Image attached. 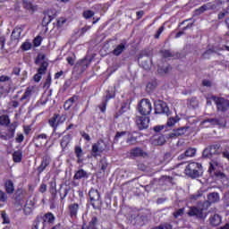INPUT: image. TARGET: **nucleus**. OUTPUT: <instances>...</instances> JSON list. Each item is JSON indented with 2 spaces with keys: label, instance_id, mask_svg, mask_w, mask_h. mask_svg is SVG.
Masks as SVG:
<instances>
[{
  "label": "nucleus",
  "instance_id": "nucleus-1",
  "mask_svg": "<svg viewBox=\"0 0 229 229\" xmlns=\"http://www.w3.org/2000/svg\"><path fill=\"white\" fill-rule=\"evenodd\" d=\"M64 121H67V115L65 114L60 115L55 114L49 119L48 123L49 126L53 128L52 137H55V140L62 137V134L56 132V130H58V126H60V124H64Z\"/></svg>",
  "mask_w": 229,
  "mask_h": 229
},
{
  "label": "nucleus",
  "instance_id": "nucleus-2",
  "mask_svg": "<svg viewBox=\"0 0 229 229\" xmlns=\"http://www.w3.org/2000/svg\"><path fill=\"white\" fill-rule=\"evenodd\" d=\"M220 4H225L226 8L229 6V0H216L211 3H208L200 6L199 9L195 11L196 15H201L203 12H207L208 10H217Z\"/></svg>",
  "mask_w": 229,
  "mask_h": 229
},
{
  "label": "nucleus",
  "instance_id": "nucleus-3",
  "mask_svg": "<svg viewBox=\"0 0 229 229\" xmlns=\"http://www.w3.org/2000/svg\"><path fill=\"white\" fill-rule=\"evenodd\" d=\"M185 174L190 176V178H199L203 174L201 164L196 162L190 163L185 168Z\"/></svg>",
  "mask_w": 229,
  "mask_h": 229
},
{
  "label": "nucleus",
  "instance_id": "nucleus-4",
  "mask_svg": "<svg viewBox=\"0 0 229 229\" xmlns=\"http://www.w3.org/2000/svg\"><path fill=\"white\" fill-rule=\"evenodd\" d=\"M106 151V143L103 140H98L97 143L92 145L91 148V157L95 158L97 157H101V153Z\"/></svg>",
  "mask_w": 229,
  "mask_h": 229
},
{
  "label": "nucleus",
  "instance_id": "nucleus-5",
  "mask_svg": "<svg viewBox=\"0 0 229 229\" xmlns=\"http://www.w3.org/2000/svg\"><path fill=\"white\" fill-rule=\"evenodd\" d=\"M151 110V102L147 98H143L138 106V112H140L141 115H149Z\"/></svg>",
  "mask_w": 229,
  "mask_h": 229
},
{
  "label": "nucleus",
  "instance_id": "nucleus-6",
  "mask_svg": "<svg viewBox=\"0 0 229 229\" xmlns=\"http://www.w3.org/2000/svg\"><path fill=\"white\" fill-rule=\"evenodd\" d=\"M211 99L216 103L218 112H226L229 108V101L223 98L211 97Z\"/></svg>",
  "mask_w": 229,
  "mask_h": 229
},
{
  "label": "nucleus",
  "instance_id": "nucleus-7",
  "mask_svg": "<svg viewBox=\"0 0 229 229\" xmlns=\"http://www.w3.org/2000/svg\"><path fill=\"white\" fill-rule=\"evenodd\" d=\"M155 114H165V115H171L169 106L165 102H157L155 104Z\"/></svg>",
  "mask_w": 229,
  "mask_h": 229
},
{
  "label": "nucleus",
  "instance_id": "nucleus-8",
  "mask_svg": "<svg viewBox=\"0 0 229 229\" xmlns=\"http://www.w3.org/2000/svg\"><path fill=\"white\" fill-rule=\"evenodd\" d=\"M223 169V163L219 159H212L209 162L208 173L214 174V173H217V171H221Z\"/></svg>",
  "mask_w": 229,
  "mask_h": 229
},
{
  "label": "nucleus",
  "instance_id": "nucleus-9",
  "mask_svg": "<svg viewBox=\"0 0 229 229\" xmlns=\"http://www.w3.org/2000/svg\"><path fill=\"white\" fill-rule=\"evenodd\" d=\"M136 125L139 130H146L149 126V117L137 116Z\"/></svg>",
  "mask_w": 229,
  "mask_h": 229
},
{
  "label": "nucleus",
  "instance_id": "nucleus-10",
  "mask_svg": "<svg viewBox=\"0 0 229 229\" xmlns=\"http://www.w3.org/2000/svg\"><path fill=\"white\" fill-rule=\"evenodd\" d=\"M190 217H197V219H203V209L196 207H191L188 211Z\"/></svg>",
  "mask_w": 229,
  "mask_h": 229
},
{
  "label": "nucleus",
  "instance_id": "nucleus-11",
  "mask_svg": "<svg viewBox=\"0 0 229 229\" xmlns=\"http://www.w3.org/2000/svg\"><path fill=\"white\" fill-rule=\"evenodd\" d=\"M51 164V157L46 155L42 157V161L40 165L38 167V173L40 174L41 173H44L46 171V167Z\"/></svg>",
  "mask_w": 229,
  "mask_h": 229
},
{
  "label": "nucleus",
  "instance_id": "nucleus-12",
  "mask_svg": "<svg viewBox=\"0 0 229 229\" xmlns=\"http://www.w3.org/2000/svg\"><path fill=\"white\" fill-rule=\"evenodd\" d=\"M89 196L90 201H92V207H96V203H99V198H101L99 191H98V190L91 189L89 192Z\"/></svg>",
  "mask_w": 229,
  "mask_h": 229
},
{
  "label": "nucleus",
  "instance_id": "nucleus-13",
  "mask_svg": "<svg viewBox=\"0 0 229 229\" xmlns=\"http://www.w3.org/2000/svg\"><path fill=\"white\" fill-rule=\"evenodd\" d=\"M219 124V120L216 118H208L201 122L202 128H210V126H216Z\"/></svg>",
  "mask_w": 229,
  "mask_h": 229
},
{
  "label": "nucleus",
  "instance_id": "nucleus-14",
  "mask_svg": "<svg viewBox=\"0 0 229 229\" xmlns=\"http://www.w3.org/2000/svg\"><path fill=\"white\" fill-rule=\"evenodd\" d=\"M15 136V128L10 127L9 133H0V139L2 140H10V139H13Z\"/></svg>",
  "mask_w": 229,
  "mask_h": 229
},
{
  "label": "nucleus",
  "instance_id": "nucleus-15",
  "mask_svg": "<svg viewBox=\"0 0 229 229\" xmlns=\"http://www.w3.org/2000/svg\"><path fill=\"white\" fill-rule=\"evenodd\" d=\"M71 140H72V135L71 134L64 135L60 141L61 148L63 149H65V148H67L69 144H71Z\"/></svg>",
  "mask_w": 229,
  "mask_h": 229
},
{
  "label": "nucleus",
  "instance_id": "nucleus-16",
  "mask_svg": "<svg viewBox=\"0 0 229 229\" xmlns=\"http://www.w3.org/2000/svg\"><path fill=\"white\" fill-rule=\"evenodd\" d=\"M78 210H80V205H78V203H72L69 205V212L71 217H76V216H78Z\"/></svg>",
  "mask_w": 229,
  "mask_h": 229
},
{
  "label": "nucleus",
  "instance_id": "nucleus-17",
  "mask_svg": "<svg viewBox=\"0 0 229 229\" xmlns=\"http://www.w3.org/2000/svg\"><path fill=\"white\" fill-rule=\"evenodd\" d=\"M152 144L154 146H164L165 144V137L164 135L155 136L152 139Z\"/></svg>",
  "mask_w": 229,
  "mask_h": 229
},
{
  "label": "nucleus",
  "instance_id": "nucleus-18",
  "mask_svg": "<svg viewBox=\"0 0 229 229\" xmlns=\"http://www.w3.org/2000/svg\"><path fill=\"white\" fill-rule=\"evenodd\" d=\"M33 90H35V88L33 87L27 88L24 94L21 98V101H24V100L30 101L31 96L33 95Z\"/></svg>",
  "mask_w": 229,
  "mask_h": 229
},
{
  "label": "nucleus",
  "instance_id": "nucleus-19",
  "mask_svg": "<svg viewBox=\"0 0 229 229\" xmlns=\"http://www.w3.org/2000/svg\"><path fill=\"white\" fill-rule=\"evenodd\" d=\"M210 155H221L223 149L221 148L220 144H214L209 147Z\"/></svg>",
  "mask_w": 229,
  "mask_h": 229
},
{
  "label": "nucleus",
  "instance_id": "nucleus-20",
  "mask_svg": "<svg viewBox=\"0 0 229 229\" xmlns=\"http://www.w3.org/2000/svg\"><path fill=\"white\" fill-rule=\"evenodd\" d=\"M209 223L212 226H219L221 225V216L217 214H215L209 217Z\"/></svg>",
  "mask_w": 229,
  "mask_h": 229
},
{
  "label": "nucleus",
  "instance_id": "nucleus-21",
  "mask_svg": "<svg viewBox=\"0 0 229 229\" xmlns=\"http://www.w3.org/2000/svg\"><path fill=\"white\" fill-rule=\"evenodd\" d=\"M219 199H220V197H219V193L217 192H212L208 195V202L209 204L217 203L219 202Z\"/></svg>",
  "mask_w": 229,
  "mask_h": 229
},
{
  "label": "nucleus",
  "instance_id": "nucleus-22",
  "mask_svg": "<svg viewBox=\"0 0 229 229\" xmlns=\"http://www.w3.org/2000/svg\"><path fill=\"white\" fill-rule=\"evenodd\" d=\"M4 187L7 194H13L15 191V186H13V182L12 180H7L4 183Z\"/></svg>",
  "mask_w": 229,
  "mask_h": 229
},
{
  "label": "nucleus",
  "instance_id": "nucleus-23",
  "mask_svg": "<svg viewBox=\"0 0 229 229\" xmlns=\"http://www.w3.org/2000/svg\"><path fill=\"white\" fill-rule=\"evenodd\" d=\"M124 49H126V45H124V43H121L114 47L113 50V55H114V56H119L123 54Z\"/></svg>",
  "mask_w": 229,
  "mask_h": 229
},
{
  "label": "nucleus",
  "instance_id": "nucleus-24",
  "mask_svg": "<svg viewBox=\"0 0 229 229\" xmlns=\"http://www.w3.org/2000/svg\"><path fill=\"white\" fill-rule=\"evenodd\" d=\"M77 99H78V97L73 96L71 98H69L68 100H66L64 105V110H71V106H72V105H74V103H76Z\"/></svg>",
  "mask_w": 229,
  "mask_h": 229
},
{
  "label": "nucleus",
  "instance_id": "nucleus-25",
  "mask_svg": "<svg viewBox=\"0 0 229 229\" xmlns=\"http://www.w3.org/2000/svg\"><path fill=\"white\" fill-rule=\"evenodd\" d=\"M98 165L100 168V171L105 173V171H106V167H108V160L106 159V157H102L99 160Z\"/></svg>",
  "mask_w": 229,
  "mask_h": 229
},
{
  "label": "nucleus",
  "instance_id": "nucleus-26",
  "mask_svg": "<svg viewBox=\"0 0 229 229\" xmlns=\"http://www.w3.org/2000/svg\"><path fill=\"white\" fill-rule=\"evenodd\" d=\"M144 151H142V148H136L131 150V157H143Z\"/></svg>",
  "mask_w": 229,
  "mask_h": 229
},
{
  "label": "nucleus",
  "instance_id": "nucleus-27",
  "mask_svg": "<svg viewBox=\"0 0 229 229\" xmlns=\"http://www.w3.org/2000/svg\"><path fill=\"white\" fill-rule=\"evenodd\" d=\"M21 29H14L12 32V35H11V39L12 40H19V38H21Z\"/></svg>",
  "mask_w": 229,
  "mask_h": 229
},
{
  "label": "nucleus",
  "instance_id": "nucleus-28",
  "mask_svg": "<svg viewBox=\"0 0 229 229\" xmlns=\"http://www.w3.org/2000/svg\"><path fill=\"white\" fill-rule=\"evenodd\" d=\"M75 180H81V178H87V172L83 169L77 171L74 174Z\"/></svg>",
  "mask_w": 229,
  "mask_h": 229
},
{
  "label": "nucleus",
  "instance_id": "nucleus-29",
  "mask_svg": "<svg viewBox=\"0 0 229 229\" xmlns=\"http://www.w3.org/2000/svg\"><path fill=\"white\" fill-rule=\"evenodd\" d=\"M13 162L19 163L22 160V152L21 150H17L13 154Z\"/></svg>",
  "mask_w": 229,
  "mask_h": 229
},
{
  "label": "nucleus",
  "instance_id": "nucleus-30",
  "mask_svg": "<svg viewBox=\"0 0 229 229\" xmlns=\"http://www.w3.org/2000/svg\"><path fill=\"white\" fill-rule=\"evenodd\" d=\"M115 95L114 94H110V91H107L106 94V102L102 103V106H100V110L101 112H106V101H108L109 99H112V98H114Z\"/></svg>",
  "mask_w": 229,
  "mask_h": 229
},
{
  "label": "nucleus",
  "instance_id": "nucleus-31",
  "mask_svg": "<svg viewBox=\"0 0 229 229\" xmlns=\"http://www.w3.org/2000/svg\"><path fill=\"white\" fill-rule=\"evenodd\" d=\"M75 155L78 158V162H81V157H83V149H81V147L76 146L74 149Z\"/></svg>",
  "mask_w": 229,
  "mask_h": 229
},
{
  "label": "nucleus",
  "instance_id": "nucleus-32",
  "mask_svg": "<svg viewBox=\"0 0 229 229\" xmlns=\"http://www.w3.org/2000/svg\"><path fill=\"white\" fill-rule=\"evenodd\" d=\"M59 194L61 198V201H64L65 198H67V194H69V188L61 187L59 190Z\"/></svg>",
  "mask_w": 229,
  "mask_h": 229
},
{
  "label": "nucleus",
  "instance_id": "nucleus-33",
  "mask_svg": "<svg viewBox=\"0 0 229 229\" xmlns=\"http://www.w3.org/2000/svg\"><path fill=\"white\" fill-rule=\"evenodd\" d=\"M43 219L45 223H55V215L53 213H47Z\"/></svg>",
  "mask_w": 229,
  "mask_h": 229
},
{
  "label": "nucleus",
  "instance_id": "nucleus-34",
  "mask_svg": "<svg viewBox=\"0 0 229 229\" xmlns=\"http://www.w3.org/2000/svg\"><path fill=\"white\" fill-rule=\"evenodd\" d=\"M0 124L2 126H8V124H10V118L8 115L0 116Z\"/></svg>",
  "mask_w": 229,
  "mask_h": 229
},
{
  "label": "nucleus",
  "instance_id": "nucleus-35",
  "mask_svg": "<svg viewBox=\"0 0 229 229\" xmlns=\"http://www.w3.org/2000/svg\"><path fill=\"white\" fill-rule=\"evenodd\" d=\"M214 174L216 178H218V180H222L223 182H225V180H226V175L221 172V170H218L217 172H215Z\"/></svg>",
  "mask_w": 229,
  "mask_h": 229
},
{
  "label": "nucleus",
  "instance_id": "nucleus-36",
  "mask_svg": "<svg viewBox=\"0 0 229 229\" xmlns=\"http://www.w3.org/2000/svg\"><path fill=\"white\" fill-rule=\"evenodd\" d=\"M185 133H187V128L182 127L175 130L174 132V135L180 136V135H185Z\"/></svg>",
  "mask_w": 229,
  "mask_h": 229
},
{
  "label": "nucleus",
  "instance_id": "nucleus-37",
  "mask_svg": "<svg viewBox=\"0 0 229 229\" xmlns=\"http://www.w3.org/2000/svg\"><path fill=\"white\" fill-rule=\"evenodd\" d=\"M47 70V63L44 62V63H42V64L38 68V72L39 74H45Z\"/></svg>",
  "mask_w": 229,
  "mask_h": 229
},
{
  "label": "nucleus",
  "instance_id": "nucleus-38",
  "mask_svg": "<svg viewBox=\"0 0 229 229\" xmlns=\"http://www.w3.org/2000/svg\"><path fill=\"white\" fill-rule=\"evenodd\" d=\"M32 45L30 42L29 41H25L22 45H21V49L22 51H30V49H31Z\"/></svg>",
  "mask_w": 229,
  "mask_h": 229
},
{
  "label": "nucleus",
  "instance_id": "nucleus-39",
  "mask_svg": "<svg viewBox=\"0 0 229 229\" xmlns=\"http://www.w3.org/2000/svg\"><path fill=\"white\" fill-rule=\"evenodd\" d=\"M185 153L188 158L194 157V155H196V148H190L185 151Z\"/></svg>",
  "mask_w": 229,
  "mask_h": 229
},
{
  "label": "nucleus",
  "instance_id": "nucleus-40",
  "mask_svg": "<svg viewBox=\"0 0 229 229\" xmlns=\"http://www.w3.org/2000/svg\"><path fill=\"white\" fill-rule=\"evenodd\" d=\"M83 17H84V19H90V18L94 17V12L90 11V10L84 11Z\"/></svg>",
  "mask_w": 229,
  "mask_h": 229
},
{
  "label": "nucleus",
  "instance_id": "nucleus-41",
  "mask_svg": "<svg viewBox=\"0 0 229 229\" xmlns=\"http://www.w3.org/2000/svg\"><path fill=\"white\" fill-rule=\"evenodd\" d=\"M4 81H10V77H8L6 75H2L0 77V89H1V87H5Z\"/></svg>",
  "mask_w": 229,
  "mask_h": 229
},
{
  "label": "nucleus",
  "instance_id": "nucleus-42",
  "mask_svg": "<svg viewBox=\"0 0 229 229\" xmlns=\"http://www.w3.org/2000/svg\"><path fill=\"white\" fill-rule=\"evenodd\" d=\"M76 67H81V71L87 69V67H89V64H87V60L81 61V63L76 64Z\"/></svg>",
  "mask_w": 229,
  "mask_h": 229
},
{
  "label": "nucleus",
  "instance_id": "nucleus-43",
  "mask_svg": "<svg viewBox=\"0 0 229 229\" xmlns=\"http://www.w3.org/2000/svg\"><path fill=\"white\" fill-rule=\"evenodd\" d=\"M175 123H178V118L171 117L168 119L166 125L169 127L174 126Z\"/></svg>",
  "mask_w": 229,
  "mask_h": 229
},
{
  "label": "nucleus",
  "instance_id": "nucleus-44",
  "mask_svg": "<svg viewBox=\"0 0 229 229\" xmlns=\"http://www.w3.org/2000/svg\"><path fill=\"white\" fill-rule=\"evenodd\" d=\"M23 6L27 10H35V6H33V4L29 1H23Z\"/></svg>",
  "mask_w": 229,
  "mask_h": 229
},
{
  "label": "nucleus",
  "instance_id": "nucleus-45",
  "mask_svg": "<svg viewBox=\"0 0 229 229\" xmlns=\"http://www.w3.org/2000/svg\"><path fill=\"white\" fill-rule=\"evenodd\" d=\"M202 157H203L204 158H210V157H212V154H210V148H209V147L207 148L203 151Z\"/></svg>",
  "mask_w": 229,
  "mask_h": 229
},
{
  "label": "nucleus",
  "instance_id": "nucleus-46",
  "mask_svg": "<svg viewBox=\"0 0 229 229\" xmlns=\"http://www.w3.org/2000/svg\"><path fill=\"white\" fill-rule=\"evenodd\" d=\"M161 55H163L164 58H172L173 53L170 50H162Z\"/></svg>",
  "mask_w": 229,
  "mask_h": 229
},
{
  "label": "nucleus",
  "instance_id": "nucleus-47",
  "mask_svg": "<svg viewBox=\"0 0 229 229\" xmlns=\"http://www.w3.org/2000/svg\"><path fill=\"white\" fill-rule=\"evenodd\" d=\"M185 212V208H180L177 211L174 213V217L178 218L180 216H183V213Z\"/></svg>",
  "mask_w": 229,
  "mask_h": 229
},
{
  "label": "nucleus",
  "instance_id": "nucleus-48",
  "mask_svg": "<svg viewBox=\"0 0 229 229\" xmlns=\"http://www.w3.org/2000/svg\"><path fill=\"white\" fill-rule=\"evenodd\" d=\"M47 139V135L46 133L38 134V136L34 137V140H46Z\"/></svg>",
  "mask_w": 229,
  "mask_h": 229
},
{
  "label": "nucleus",
  "instance_id": "nucleus-49",
  "mask_svg": "<svg viewBox=\"0 0 229 229\" xmlns=\"http://www.w3.org/2000/svg\"><path fill=\"white\" fill-rule=\"evenodd\" d=\"M7 200H8V196L4 193V191L0 190V201H2V203H4Z\"/></svg>",
  "mask_w": 229,
  "mask_h": 229
},
{
  "label": "nucleus",
  "instance_id": "nucleus-50",
  "mask_svg": "<svg viewBox=\"0 0 229 229\" xmlns=\"http://www.w3.org/2000/svg\"><path fill=\"white\" fill-rule=\"evenodd\" d=\"M141 65L143 67V69H145L146 71H149V69H151V63L145 61L144 63H141Z\"/></svg>",
  "mask_w": 229,
  "mask_h": 229
},
{
  "label": "nucleus",
  "instance_id": "nucleus-51",
  "mask_svg": "<svg viewBox=\"0 0 229 229\" xmlns=\"http://www.w3.org/2000/svg\"><path fill=\"white\" fill-rule=\"evenodd\" d=\"M170 161H171V153H169V152L165 153V156H164L163 163L167 164Z\"/></svg>",
  "mask_w": 229,
  "mask_h": 229
},
{
  "label": "nucleus",
  "instance_id": "nucleus-52",
  "mask_svg": "<svg viewBox=\"0 0 229 229\" xmlns=\"http://www.w3.org/2000/svg\"><path fill=\"white\" fill-rule=\"evenodd\" d=\"M4 44H6V38L4 36H0V49H4Z\"/></svg>",
  "mask_w": 229,
  "mask_h": 229
},
{
  "label": "nucleus",
  "instance_id": "nucleus-53",
  "mask_svg": "<svg viewBox=\"0 0 229 229\" xmlns=\"http://www.w3.org/2000/svg\"><path fill=\"white\" fill-rule=\"evenodd\" d=\"M2 218H3V223L4 225H8V223H10V219L8 218V216L6 215V213L2 212Z\"/></svg>",
  "mask_w": 229,
  "mask_h": 229
},
{
  "label": "nucleus",
  "instance_id": "nucleus-54",
  "mask_svg": "<svg viewBox=\"0 0 229 229\" xmlns=\"http://www.w3.org/2000/svg\"><path fill=\"white\" fill-rule=\"evenodd\" d=\"M127 144H135V142H137V138L133 137V136H130L127 140H126Z\"/></svg>",
  "mask_w": 229,
  "mask_h": 229
},
{
  "label": "nucleus",
  "instance_id": "nucleus-55",
  "mask_svg": "<svg viewBox=\"0 0 229 229\" xmlns=\"http://www.w3.org/2000/svg\"><path fill=\"white\" fill-rule=\"evenodd\" d=\"M126 133H128V132L127 131L116 132L114 140H119V139H121V137H124V135H126Z\"/></svg>",
  "mask_w": 229,
  "mask_h": 229
},
{
  "label": "nucleus",
  "instance_id": "nucleus-56",
  "mask_svg": "<svg viewBox=\"0 0 229 229\" xmlns=\"http://www.w3.org/2000/svg\"><path fill=\"white\" fill-rule=\"evenodd\" d=\"M42 42V38L40 36L37 37L35 39H34V46L36 47H38V46H40Z\"/></svg>",
  "mask_w": 229,
  "mask_h": 229
},
{
  "label": "nucleus",
  "instance_id": "nucleus-57",
  "mask_svg": "<svg viewBox=\"0 0 229 229\" xmlns=\"http://www.w3.org/2000/svg\"><path fill=\"white\" fill-rule=\"evenodd\" d=\"M164 28H165L164 26H161L158 29L157 34L155 35V38H160V35H162V33L164 32Z\"/></svg>",
  "mask_w": 229,
  "mask_h": 229
},
{
  "label": "nucleus",
  "instance_id": "nucleus-58",
  "mask_svg": "<svg viewBox=\"0 0 229 229\" xmlns=\"http://www.w3.org/2000/svg\"><path fill=\"white\" fill-rule=\"evenodd\" d=\"M199 198H201V193L191 195V201H196V199H199Z\"/></svg>",
  "mask_w": 229,
  "mask_h": 229
},
{
  "label": "nucleus",
  "instance_id": "nucleus-59",
  "mask_svg": "<svg viewBox=\"0 0 229 229\" xmlns=\"http://www.w3.org/2000/svg\"><path fill=\"white\" fill-rule=\"evenodd\" d=\"M23 140H24V135L23 134H17L16 142L21 144V142H22Z\"/></svg>",
  "mask_w": 229,
  "mask_h": 229
},
{
  "label": "nucleus",
  "instance_id": "nucleus-60",
  "mask_svg": "<svg viewBox=\"0 0 229 229\" xmlns=\"http://www.w3.org/2000/svg\"><path fill=\"white\" fill-rule=\"evenodd\" d=\"M46 191H47V185H46L45 183H42L39 187V192L44 194V192H46Z\"/></svg>",
  "mask_w": 229,
  "mask_h": 229
},
{
  "label": "nucleus",
  "instance_id": "nucleus-61",
  "mask_svg": "<svg viewBox=\"0 0 229 229\" xmlns=\"http://www.w3.org/2000/svg\"><path fill=\"white\" fill-rule=\"evenodd\" d=\"M43 22L45 24H49V22H51V16L50 15H47L43 18Z\"/></svg>",
  "mask_w": 229,
  "mask_h": 229
},
{
  "label": "nucleus",
  "instance_id": "nucleus-62",
  "mask_svg": "<svg viewBox=\"0 0 229 229\" xmlns=\"http://www.w3.org/2000/svg\"><path fill=\"white\" fill-rule=\"evenodd\" d=\"M56 191V182H50V191Z\"/></svg>",
  "mask_w": 229,
  "mask_h": 229
},
{
  "label": "nucleus",
  "instance_id": "nucleus-63",
  "mask_svg": "<svg viewBox=\"0 0 229 229\" xmlns=\"http://www.w3.org/2000/svg\"><path fill=\"white\" fill-rule=\"evenodd\" d=\"M81 137H83L88 142L90 141V136L86 132H81Z\"/></svg>",
  "mask_w": 229,
  "mask_h": 229
},
{
  "label": "nucleus",
  "instance_id": "nucleus-64",
  "mask_svg": "<svg viewBox=\"0 0 229 229\" xmlns=\"http://www.w3.org/2000/svg\"><path fill=\"white\" fill-rule=\"evenodd\" d=\"M67 60V63L70 64V65H74V58L69 56L66 58Z\"/></svg>",
  "mask_w": 229,
  "mask_h": 229
}]
</instances>
